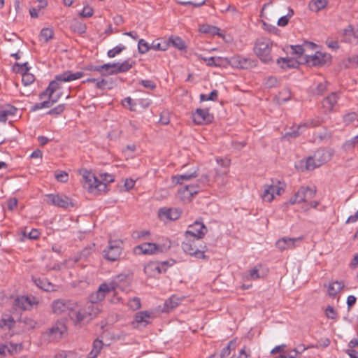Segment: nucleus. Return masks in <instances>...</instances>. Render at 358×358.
<instances>
[{
	"mask_svg": "<svg viewBox=\"0 0 358 358\" xmlns=\"http://www.w3.org/2000/svg\"><path fill=\"white\" fill-rule=\"evenodd\" d=\"M69 317L76 326H83L88 324L94 319L101 311V308H97L92 303H86L81 306L74 302Z\"/></svg>",
	"mask_w": 358,
	"mask_h": 358,
	"instance_id": "nucleus-1",
	"label": "nucleus"
},
{
	"mask_svg": "<svg viewBox=\"0 0 358 358\" xmlns=\"http://www.w3.org/2000/svg\"><path fill=\"white\" fill-rule=\"evenodd\" d=\"M83 72L78 71L73 73L70 71H66L61 74L56 75L55 80L51 81L46 90L39 94L40 99H43L46 96V94H54L60 88L61 83L76 80L83 78Z\"/></svg>",
	"mask_w": 358,
	"mask_h": 358,
	"instance_id": "nucleus-2",
	"label": "nucleus"
},
{
	"mask_svg": "<svg viewBox=\"0 0 358 358\" xmlns=\"http://www.w3.org/2000/svg\"><path fill=\"white\" fill-rule=\"evenodd\" d=\"M273 41L268 38H257L255 43L253 51L262 62L268 64L273 61L271 50Z\"/></svg>",
	"mask_w": 358,
	"mask_h": 358,
	"instance_id": "nucleus-3",
	"label": "nucleus"
},
{
	"mask_svg": "<svg viewBox=\"0 0 358 358\" xmlns=\"http://www.w3.org/2000/svg\"><path fill=\"white\" fill-rule=\"evenodd\" d=\"M122 245L120 240H110L108 245L103 251V257L109 262L119 260L123 250Z\"/></svg>",
	"mask_w": 358,
	"mask_h": 358,
	"instance_id": "nucleus-4",
	"label": "nucleus"
},
{
	"mask_svg": "<svg viewBox=\"0 0 358 358\" xmlns=\"http://www.w3.org/2000/svg\"><path fill=\"white\" fill-rule=\"evenodd\" d=\"M316 189L310 187H301L298 191L292 196L288 203L294 205L302 202L307 203L315 196Z\"/></svg>",
	"mask_w": 358,
	"mask_h": 358,
	"instance_id": "nucleus-5",
	"label": "nucleus"
},
{
	"mask_svg": "<svg viewBox=\"0 0 358 358\" xmlns=\"http://www.w3.org/2000/svg\"><path fill=\"white\" fill-rule=\"evenodd\" d=\"M181 247L182 250L185 253L192 257H194L198 259H207V256L205 255V249L206 246H201V249H199V248H197V245H196L194 238H186V240L182 243Z\"/></svg>",
	"mask_w": 358,
	"mask_h": 358,
	"instance_id": "nucleus-6",
	"label": "nucleus"
},
{
	"mask_svg": "<svg viewBox=\"0 0 358 358\" xmlns=\"http://www.w3.org/2000/svg\"><path fill=\"white\" fill-rule=\"evenodd\" d=\"M284 184L280 181H272L271 185H265L262 198L264 201L271 202L275 195H280L284 192Z\"/></svg>",
	"mask_w": 358,
	"mask_h": 358,
	"instance_id": "nucleus-7",
	"label": "nucleus"
},
{
	"mask_svg": "<svg viewBox=\"0 0 358 358\" xmlns=\"http://www.w3.org/2000/svg\"><path fill=\"white\" fill-rule=\"evenodd\" d=\"M81 174L84 182L88 185V189L90 192L94 191V189L101 192L105 191L106 189V184L102 181H99V179L92 171L84 169L81 171Z\"/></svg>",
	"mask_w": 358,
	"mask_h": 358,
	"instance_id": "nucleus-8",
	"label": "nucleus"
},
{
	"mask_svg": "<svg viewBox=\"0 0 358 358\" xmlns=\"http://www.w3.org/2000/svg\"><path fill=\"white\" fill-rule=\"evenodd\" d=\"M45 197L46 202L49 205L64 209L69 207H73L75 206L73 200L65 195L48 194L45 195Z\"/></svg>",
	"mask_w": 358,
	"mask_h": 358,
	"instance_id": "nucleus-9",
	"label": "nucleus"
},
{
	"mask_svg": "<svg viewBox=\"0 0 358 358\" xmlns=\"http://www.w3.org/2000/svg\"><path fill=\"white\" fill-rule=\"evenodd\" d=\"M207 232V227L203 222L195 221L189 226L188 229L185 233V236L186 238H192L199 240L203 238Z\"/></svg>",
	"mask_w": 358,
	"mask_h": 358,
	"instance_id": "nucleus-10",
	"label": "nucleus"
},
{
	"mask_svg": "<svg viewBox=\"0 0 358 358\" xmlns=\"http://www.w3.org/2000/svg\"><path fill=\"white\" fill-rule=\"evenodd\" d=\"M111 292H113V287H109L106 282L101 283L97 291L90 295V301L87 303H92L97 308H100V306L98 303L103 301L106 295Z\"/></svg>",
	"mask_w": 358,
	"mask_h": 358,
	"instance_id": "nucleus-11",
	"label": "nucleus"
},
{
	"mask_svg": "<svg viewBox=\"0 0 358 358\" xmlns=\"http://www.w3.org/2000/svg\"><path fill=\"white\" fill-rule=\"evenodd\" d=\"M229 64L235 68L241 69H248L257 66V61L252 59L250 57H245L240 55H236L230 58Z\"/></svg>",
	"mask_w": 358,
	"mask_h": 358,
	"instance_id": "nucleus-12",
	"label": "nucleus"
},
{
	"mask_svg": "<svg viewBox=\"0 0 358 358\" xmlns=\"http://www.w3.org/2000/svg\"><path fill=\"white\" fill-rule=\"evenodd\" d=\"M34 304H38L37 299L27 296H17L14 302L15 308L22 310H30Z\"/></svg>",
	"mask_w": 358,
	"mask_h": 358,
	"instance_id": "nucleus-13",
	"label": "nucleus"
},
{
	"mask_svg": "<svg viewBox=\"0 0 358 358\" xmlns=\"http://www.w3.org/2000/svg\"><path fill=\"white\" fill-rule=\"evenodd\" d=\"M74 302L72 301H65L63 299L55 300L52 303V309L54 313L60 315L67 312L69 315Z\"/></svg>",
	"mask_w": 358,
	"mask_h": 358,
	"instance_id": "nucleus-14",
	"label": "nucleus"
},
{
	"mask_svg": "<svg viewBox=\"0 0 358 358\" xmlns=\"http://www.w3.org/2000/svg\"><path fill=\"white\" fill-rule=\"evenodd\" d=\"M302 237L289 238L282 237L278 240L275 243V246L280 251L285 250L293 249L297 246V243L301 241Z\"/></svg>",
	"mask_w": 358,
	"mask_h": 358,
	"instance_id": "nucleus-15",
	"label": "nucleus"
},
{
	"mask_svg": "<svg viewBox=\"0 0 358 358\" xmlns=\"http://www.w3.org/2000/svg\"><path fill=\"white\" fill-rule=\"evenodd\" d=\"M182 211L177 208H162L159 210L158 215L160 220H176L181 215Z\"/></svg>",
	"mask_w": 358,
	"mask_h": 358,
	"instance_id": "nucleus-16",
	"label": "nucleus"
},
{
	"mask_svg": "<svg viewBox=\"0 0 358 358\" xmlns=\"http://www.w3.org/2000/svg\"><path fill=\"white\" fill-rule=\"evenodd\" d=\"M213 116L208 109L197 108L192 114L193 122L196 124H203L211 122Z\"/></svg>",
	"mask_w": 358,
	"mask_h": 358,
	"instance_id": "nucleus-17",
	"label": "nucleus"
},
{
	"mask_svg": "<svg viewBox=\"0 0 358 358\" xmlns=\"http://www.w3.org/2000/svg\"><path fill=\"white\" fill-rule=\"evenodd\" d=\"M64 326L62 324H55L48 329L43 334L44 337L49 342H52L62 338L64 333Z\"/></svg>",
	"mask_w": 358,
	"mask_h": 358,
	"instance_id": "nucleus-18",
	"label": "nucleus"
},
{
	"mask_svg": "<svg viewBox=\"0 0 358 358\" xmlns=\"http://www.w3.org/2000/svg\"><path fill=\"white\" fill-rule=\"evenodd\" d=\"M144 273L148 277L155 278L157 275L166 271V268H162L158 262H150L144 266Z\"/></svg>",
	"mask_w": 358,
	"mask_h": 358,
	"instance_id": "nucleus-19",
	"label": "nucleus"
},
{
	"mask_svg": "<svg viewBox=\"0 0 358 358\" xmlns=\"http://www.w3.org/2000/svg\"><path fill=\"white\" fill-rule=\"evenodd\" d=\"M32 280L36 287L45 292H55L57 290L58 286L52 283L46 278L32 277Z\"/></svg>",
	"mask_w": 358,
	"mask_h": 358,
	"instance_id": "nucleus-20",
	"label": "nucleus"
},
{
	"mask_svg": "<svg viewBox=\"0 0 358 358\" xmlns=\"http://www.w3.org/2000/svg\"><path fill=\"white\" fill-rule=\"evenodd\" d=\"M134 251L138 254L143 255H157L159 254L157 250V243H143L141 245H136L134 248Z\"/></svg>",
	"mask_w": 358,
	"mask_h": 358,
	"instance_id": "nucleus-21",
	"label": "nucleus"
},
{
	"mask_svg": "<svg viewBox=\"0 0 358 358\" xmlns=\"http://www.w3.org/2000/svg\"><path fill=\"white\" fill-rule=\"evenodd\" d=\"M128 285V277L125 274L116 275L110 282L108 283L109 287H113V292H115L117 289H124Z\"/></svg>",
	"mask_w": 358,
	"mask_h": 358,
	"instance_id": "nucleus-22",
	"label": "nucleus"
},
{
	"mask_svg": "<svg viewBox=\"0 0 358 358\" xmlns=\"http://www.w3.org/2000/svg\"><path fill=\"white\" fill-rule=\"evenodd\" d=\"M333 152L331 150L327 149H318L315 153V160L317 162V164L320 166L324 164V163L329 162L332 157Z\"/></svg>",
	"mask_w": 358,
	"mask_h": 358,
	"instance_id": "nucleus-23",
	"label": "nucleus"
},
{
	"mask_svg": "<svg viewBox=\"0 0 358 358\" xmlns=\"http://www.w3.org/2000/svg\"><path fill=\"white\" fill-rule=\"evenodd\" d=\"M338 99V94L337 92H332L328 96L324 98L322 102V107L325 109V111H331L335 105L337 103Z\"/></svg>",
	"mask_w": 358,
	"mask_h": 358,
	"instance_id": "nucleus-24",
	"label": "nucleus"
},
{
	"mask_svg": "<svg viewBox=\"0 0 358 358\" xmlns=\"http://www.w3.org/2000/svg\"><path fill=\"white\" fill-rule=\"evenodd\" d=\"M198 188L199 187L194 185H185L178 190V194L182 199L189 198L198 192Z\"/></svg>",
	"mask_w": 358,
	"mask_h": 358,
	"instance_id": "nucleus-25",
	"label": "nucleus"
},
{
	"mask_svg": "<svg viewBox=\"0 0 358 358\" xmlns=\"http://www.w3.org/2000/svg\"><path fill=\"white\" fill-rule=\"evenodd\" d=\"M277 64L280 66V67L284 70L289 69H294L297 68L299 66V63L296 60L292 58H283L280 57L277 59Z\"/></svg>",
	"mask_w": 358,
	"mask_h": 358,
	"instance_id": "nucleus-26",
	"label": "nucleus"
},
{
	"mask_svg": "<svg viewBox=\"0 0 358 358\" xmlns=\"http://www.w3.org/2000/svg\"><path fill=\"white\" fill-rule=\"evenodd\" d=\"M182 301V299L178 297L175 295L171 296L167 300L165 301L163 308V311L169 313L175 308H176L179 304H180Z\"/></svg>",
	"mask_w": 358,
	"mask_h": 358,
	"instance_id": "nucleus-27",
	"label": "nucleus"
},
{
	"mask_svg": "<svg viewBox=\"0 0 358 358\" xmlns=\"http://www.w3.org/2000/svg\"><path fill=\"white\" fill-rule=\"evenodd\" d=\"M324 57V55L317 52L314 55L307 56L306 62L313 66H322L325 62Z\"/></svg>",
	"mask_w": 358,
	"mask_h": 358,
	"instance_id": "nucleus-28",
	"label": "nucleus"
},
{
	"mask_svg": "<svg viewBox=\"0 0 358 358\" xmlns=\"http://www.w3.org/2000/svg\"><path fill=\"white\" fill-rule=\"evenodd\" d=\"M344 283L342 281H334L329 283L328 287V294L331 297H334L343 288Z\"/></svg>",
	"mask_w": 358,
	"mask_h": 358,
	"instance_id": "nucleus-29",
	"label": "nucleus"
},
{
	"mask_svg": "<svg viewBox=\"0 0 358 358\" xmlns=\"http://www.w3.org/2000/svg\"><path fill=\"white\" fill-rule=\"evenodd\" d=\"M199 31L203 34H209L212 36L217 35L223 37V35L220 33V29L215 26L202 24L200 26Z\"/></svg>",
	"mask_w": 358,
	"mask_h": 358,
	"instance_id": "nucleus-30",
	"label": "nucleus"
},
{
	"mask_svg": "<svg viewBox=\"0 0 358 358\" xmlns=\"http://www.w3.org/2000/svg\"><path fill=\"white\" fill-rule=\"evenodd\" d=\"M198 176L196 171L191 173H185L181 175H176L173 177V182L176 184H182L184 180H190L192 178H195Z\"/></svg>",
	"mask_w": 358,
	"mask_h": 358,
	"instance_id": "nucleus-31",
	"label": "nucleus"
},
{
	"mask_svg": "<svg viewBox=\"0 0 358 358\" xmlns=\"http://www.w3.org/2000/svg\"><path fill=\"white\" fill-rule=\"evenodd\" d=\"M103 346V341L99 339H96L93 342L92 350L87 355L88 358H96L101 350H102Z\"/></svg>",
	"mask_w": 358,
	"mask_h": 358,
	"instance_id": "nucleus-32",
	"label": "nucleus"
},
{
	"mask_svg": "<svg viewBox=\"0 0 358 358\" xmlns=\"http://www.w3.org/2000/svg\"><path fill=\"white\" fill-rule=\"evenodd\" d=\"M236 342L235 340H232V341H230L226 347H224L220 355H218V357L219 358H227L231 351L233 350H235L236 349Z\"/></svg>",
	"mask_w": 358,
	"mask_h": 358,
	"instance_id": "nucleus-33",
	"label": "nucleus"
},
{
	"mask_svg": "<svg viewBox=\"0 0 358 358\" xmlns=\"http://www.w3.org/2000/svg\"><path fill=\"white\" fill-rule=\"evenodd\" d=\"M15 321L13 316L3 315L0 320V328L7 327L9 330L14 327Z\"/></svg>",
	"mask_w": 358,
	"mask_h": 358,
	"instance_id": "nucleus-34",
	"label": "nucleus"
},
{
	"mask_svg": "<svg viewBox=\"0 0 358 358\" xmlns=\"http://www.w3.org/2000/svg\"><path fill=\"white\" fill-rule=\"evenodd\" d=\"M327 5V0H312L309 3V8L313 12H318Z\"/></svg>",
	"mask_w": 358,
	"mask_h": 358,
	"instance_id": "nucleus-35",
	"label": "nucleus"
},
{
	"mask_svg": "<svg viewBox=\"0 0 358 358\" xmlns=\"http://www.w3.org/2000/svg\"><path fill=\"white\" fill-rule=\"evenodd\" d=\"M150 317V313L147 311H141L136 313L135 315V320L134 322L139 324L144 323V326L149 324V321L147 320V318H149Z\"/></svg>",
	"mask_w": 358,
	"mask_h": 358,
	"instance_id": "nucleus-36",
	"label": "nucleus"
},
{
	"mask_svg": "<svg viewBox=\"0 0 358 358\" xmlns=\"http://www.w3.org/2000/svg\"><path fill=\"white\" fill-rule=\"evenodd\" d=\"M169 48V43L160 41L159 39L154 40L150 44V50L165 51Z\"/></svg>",
	"mask_w": 358,
	"mask_h": 358,
	"instance_id": "nucleus-37",
	"label": "nucleus"
},
{
	"mask_svg": "<svg viewBox=\"0 0 358 358\" xmlns=\"http://www.w3.org/2000/svg\"><path fill=\"white\" fill-rule=\"evenodd\" d=\"M168 43L169 44L171 43L174 48H178L180 50H182L186 48L185 41L178 36L171 37Z\"/></svg>",
	"mask_w": 358,
	"mask_h": 358,
	"instance_id": "nucleus-38",
	"label": "nucleus"
},
{
	"mask_svg": "<svg viewBox=\"0 0 358 358\" xmlns=\"http://www.w3.org/2000/svg\"><path fill=\"white\" fill-rule=\"evenodd\" d=\"M71 29L76 33H78L80 34H85L87 30V27L85 24L79 22L78 20H74L72 22L71 24Z\"/></svg>",
	"mask_w": 358,
	"mask_h": 358,
	"instance_id": "nucleus-39",
	"label": "nucleus"
},
{
	"mask_svg": "<svg viewBox=\"0 0 358 358\" xmlns=\"http://www.w3.org/2000/svg\"><path fill=\"white\" fill-rule=\"evenodd\" d=\"M54 36V31L51 28H43L41 31L39 37L41 40H43L45 43H48Z\"/></svg>",
	"mask_w": 358,
	"mask_h": 358,
	"instance_id": "nucleus-40",
	"label": "nucleus"
},
{
	"mask_svg": "<svg viewBox=\"0 0 358 358\" xmlns=\"http://www.w3.org/2000/svg\"><path fill=\"white\" fill-rule=\"evenodd\" d=\"M357 145H358V134L351 139L346 141L342 145V149L348 152L352 150Z\"/></svg>",
	"mask_w": 358,
	"mask_h": 358,
	"instance_id": "nucleus-41",
	"label": "nucleus"
},
{
	"mask_svg": "<svg viewBox=\"0 0 358 358\" xmlns=\"http://www.w3.org/2000/svg\"><path fill=\"white\" fill-rule=\"evenodd\" d=\"M157 246L159 254L164 253L171 248V241L169 238H164L162 242L157 243Z\"/></svg>",
	"mask_w": 358,
	"mask_h": 358,
	"instance_id": "nucleus-42",
	"label": "nucleus"
},
{
	"mask_svg": "<svg viewBox=\"0 0 358 358\" xmlns=\"http://www.w3.org/2000/svg\"><path fill=\"white\" fill-rule=\"evenodd\" d=\"M294 15V10L292 8H289L288 13L287 15L280 17L278 22L277 24L279 27H285L288 24L289 20Z\"/></svg>",
	"mask_w": 358,
	"mask_h": 358,
	"instance_id": "nucleus-43",
	"label": "nucleus"
},
{
	"mask_svg": "<svg viewBox=\"0 0 358 358\" xmlns=\"http://www.w3.org/2000/svg\"><path fill=\"white\" fill-rule=\"evenodd\" d=\"M322 123V120L320 118L310 120L306 122L301 123L298 125V129H306L309 127H315L320 126Z\"/></svg>",
	"mask_w": 358,
	"mask_h": 358,
	"instance_id": "nucleus-44",
	"label": "nucleus"
},
{
	"mask_svg": "<svg viewBox=\"0 0 358 358\" xmlns=\"http://www.w3.org/2000/svg\"><path fill=\"white\" fill-rule=\"evenodd\" d=\"M55 358H81L80 356L74 351H62L55 355Z\"/></svg>",
	"mask_w": 358,
	"mask_h": 358,
	"instance_id": "nucleus-45",
	"label": "nucleus"
},
{
	"mask_svg": "<svg viewBox=\"0 0 358 358\" xmlns=\"http://www.w3.org/2000/svg\"><path fill=\"white\" fill-rule=\"evenodd\" d=\"M200 101H215L218 98V92L216 90H213L208 95H206L204 94H200Z\"/></svg>",
	"mask_w": 358,
	"mask_h": 358,
	"instance_id": "nucleus-46",
	"label": "nucleus"
},
{
	"mask_svg": "<svg viewBox=\"0 0 358 358\" xmlns=\"http://www.w3.org/2000/svg\"><path fill=\"white\" fill-rule=\"evenodd\" d=\"M120 71L122 73H124L130 70L134 66L136 65V61L129 58L124 60L123 62L120 63Z\"/></svg>",
	"mask_w": 358,
	"mask_h": 358,
	"instance_id": "nucleus-47",
	"label": "nucleus"
},
{
	"mask_svg": "<svg viewBox=\"0 0 358 358\" xmlns=\"http://www.w3.org/2000/svg\"><path fill=\"white\" fill-rule=\"evenodd\" d=\"M125 49H126V47L124 45L120 44V45L115 46L114 48L109 50L107 52V56L109 58H113L116 55L120 54Z\"/></svg>",
	"mask_w": 358,
	"mask_h": 358,
	"instance_id": "nucleus-48",
	"label": "nucleus"
},
{
	"mask_svg": "<svg viewBox=\"0 0 358 358\" xmlns=\"http://www.w3.org/2000/svg\"><path fill=\"white\" fill-rule=\"evenodd\" d=\"M138 50L140 54H145L150 50V44L144 39H140L138 42Z\"/></svg>",
	"mask_w": 358,
	"mask_h": 358,
	"instance_id": "nucleus-49",
	"label": "nucleus"
},
{
	"mask_svg": "<svg viewBox=\"0 0 358 358\" xmlns=\"http://www.w3.org/2000/svg\"><path fill=\"white\" fill-rule=\"evenodd\" d=\"M13 69L18 73L28 72L30 69L29 66L28 62H24L23 64L15 63L13 66Z\"/></svg>",
	"mask_w": 358,
	"mask_h": 358,
	"instance_id": "nucleus-50",
	"label": "nucleus"
},
{
	"mask_svg": "<svg viewBox=\"0 0 358 358\" xmlns=\"http://www.w3.org/2000/svg\"><path fill=\"white\" fill-rule=\"evenodd\" d=\"M222 59L221 57H208V59H205V62H206L207 66H220L222 65Z\"/></svg>",
	"mask_w": 358,
	"mask_h": 358,
	"instance_id": "nucleus-51",
	"label": "nucleus"
},
{
	"mask_svg": "<svg viewBox=\"0 0 358 358\" xmlns=\"http://www.w3.org/2000/svg\"><path fill=\"white\" fill-rule=\"evenodd\" d=\"M66 108L65 103H61L48 111L47 114L50 115H58L62 114Z\"/></svg>",
	"mask_w": 358,
	"mask_h": 358,
	"instance_id": "nucleus-52",
	"label": "nucleus"
},
{
	"mask_svg": "<svg viewBox=\"0 0 358 358\" xmlns=\"http://www.w3.org/2000/svg\"><path fill=\"white\" fill-rule=\"evenodd\" d=\"M261 265L256 266L253 268L248 271V279L252 280H255L261 278V275H259V267H261Z\"/></svg>",
	"mask_w": 358,
	"mask_h": 358,
	"instance_id": "nucleus-53",
	"label": "nucleus"
},
{
	"mask_svg": "<svg viewBox=\"0 0 358 358\" xmlns=\"http://www.w3.org/2000/svg\"><path fill=\"white\" fill-rule=\"evenodd\" d=\"M21 74L22 76V82L24 85L27 86L34 83L35 78L33 74L29 73V71Z\"/></svg>",
	"mask_w": 358,
	"mask_h": 358,
	"instance_id": "nucleus-54",
	"label": "nucleus"
},
{
	"mask_svg": "<svg viewBox=\"0 0 358 358\" xmlns=\"http://www.w3.org/2000/svg\"><path fill=\"white\" fill-rule=\"evenodd\" d=\"M122 104L124 107L128 108L131 111H135L136 103L134 100L130 97L127 96L122 101Z\"/></svg>",
	"mask_w": 358,
	"mask_h": 358,
	"instance_id": "nucleus-55",
	"label": "nucleus"
},
{
	"mask_svg": "<svg viewBox=\"0 0 358 358\" xmlns=\"http://www.w3.org/2000/svg\"><path fill=\"white\" fill-rule=\"evenodd\" d=\"M112 67H113L112 63H107V64L101 65V75L102 76H108L113 75V73H110V72L112 71H113Z\"/></svg>",
	"mask_w": 358,
	"mask_h": 358,
	"instance_id": "nucleus-56",
	"label": "nucleus"
},
{
	"mask_svg": "<svg viewBox=\"0 0 358 358\" xmlns=\"http://www.w3.org/2000/svg\"><path fill=\"white\" fill-rule=\"evenodd\" d=\"M319 166H320V165L317 164V162L315 160L314 155L307 158L306 162V168L307 170H313Z\"/></svg>",
	"mask_w": 358,
	"mask_h": 358,
	"instance_id": "nucleus-57",
	"label": "nucleus"
},
{
	"mask_svg": "<svg viewBox=\"0 0 358 358\" xmlns=\"http://www.w3.org/2000/svg\"><path fill=\"white\" fill-rule=\"evenodd\" d=\"M55 176L57 180L60 182H66L69 180V175L64 171H57Z\"/></svg>",
	"mask_w": 358,
	"mask_h": 358,
	"instance_id": "nucleus-58",
	"label": "nucleus"
},
{
	"mask_svg": "<svg viewBox=\"0 0 358 358\" xmlns=\"http://www.w3.org/2000/svg\"><path fill=\"white\" fill-rule=\"evenodd\" d=\"M128 306L134 310H138L141 306V299L138 297H134L132 299L129 301Z\"/></svg>",
	"mask_w": 358,
	"mask_h": 358,
	"instance_id": "nucleus-59",
	"label": "nucleus"
},
{
	"mask_svg": "<svg viewBox=\"0 0 358 358\" xmlns=\"http://www.w3.org/2000/svg\"><path fill=\"white\" fill-rule=\"evenodd\" d=\"M357 119V114L355 112H351L343 115V120L346 124L353 122Z\"/></svg>",
	"mask_w": 358,
	"mask_h": 358,
	"instance_id": "nucleus-60",
	"label": "nucleus"
},
{
	"mask_svg": "<svg viewBox=\"0 0 358 358\" xmlns=\"http://www.w3.org/2000/svg\"><path fill=\"white\" fill-rule=\"evenodd\" d=\"M345 66L348 68H356L358 66V55H352L347 59Z\"/></svg>",
	"mask_w": 358,
	"mask_h": 358,
	"instance_id": "nucleus-61",
	"label": "nucleus"
},
{
	"mask_svg": "<svg viewBox=\"0 0 358 358\" xmlns=\"http://www.w3.org/2000/svg\"><path fill=\"white\" fill-rule=\"evenodd\" d=\"M99 177H100L99 181H102L106 185V183L113 182L115 180L114 176L108 173H100Z\"/></svg>",
	"mask_w": 358,
	"mask_h": 358,
	"instance_id": "nucleus-62",
	"label": "nucleus"
},
{
	"mask_svg": "<svg viewBox=\"0 0 358 358\" xmlns=\"http://www.w3.org/2000/svg\"><path fill=\"white\" fill-rule=\"evenodd\" d=\"M262 27L268 33L277 34L279 32L278 29L275 26L268 24L265 22H262Z\"/></svg>",
	"mask_w": 358,
	"mask_h": 358,
	"instance_id": "nucleus-63",
	"label": "nucleus"
},
{
	"mask_svg": "<svg viewBox=\"0 0 358 358\" xmlns=\"http://www.w3.org/2000/svg\"><path fill=\"white\" fill-rule=\"evenodd\" d=\"M250 350L249 349L247 350L246 348L244 347L239 351L238 356L233 355L231 357H230L229 358H248V357H250Z\"/></svg>",
	"mask_w": 358,
	"mask_h": 358,
	"instance_id": "nucleus-64",
	"label": "nucleus"
}]
</instances>
